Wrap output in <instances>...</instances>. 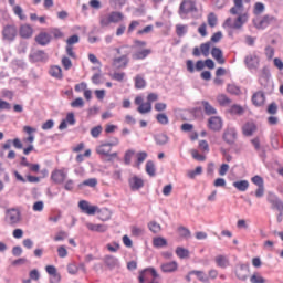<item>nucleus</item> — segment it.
I'll use <instances>...</instances> for the list:
<instances>
[{"label": "nucleus", "instance_id": "nucleus-58", "mask_svg": "<svg viewBox=\"0 0 283 283\" xmlns=\"http://www.w3.org/2000/svg\"><path fill=\"white\" fill-rule=\"evenodd\" d=\"M30 280H33V282H39L41 280V273H39V270L33 269L29 272Z\"/></svg>", "mask_w": 283, "mask_h": 283}, {"label": "nucleus", "instance_id": "nucleus-33", "mask_svg": "<svg viewBox=\"0 0 283 283\" xmlns=\"http://www.w3.org/2000/svg\"><path fill=\"white\" fill-rule=\"evenodd\" d=\"M49 74L50 76H52L53 78H56L57 81H61L63 78V70L59 65L51 66Z\"/></svg>", "mask_w": 283, "mask_h": 283}, {"label": "nucleus", "instance_id": "nucleus-47", "mask_svg": "<svg viewBox=\"0 0 283 283\" xmlns=\"http://www.w3.org/2000/svg\"><path fill=\"white\" fill-rule=\"evenodd\" d=\"M146 174H148V176H156V165L154 164V161L148 160L146 163Z\"/></svg>", "mask_w": 283, "mask_h": 283}, {"label": "nucleus", "instance_id": "nucleus-10", "mask_svg": "<svg viewBox=\"0 0 283 283\" xmlns=\"http://www.w3.org/2000/svg\"><path fill=\"white\" fill-rule=\"evenodd\" d=\"M266 201L271 205V209L283 211V201L274 192H268Z\"/></svg>", "mask_w": 283, "mask_h": 283}, {"label": "nucleus", "instance_id": "nucleus-64", "mask_svg": "<svg viewBox=\"0 0 283 283\" xmlns=\"http://www.w3.org/2000/svg\"><path fill=\"white\" fill-rule=\"evenodd\" d=\"M262 12H264V3L256 2L254 4V14H262Z\"/></svg>", "mask_w": 283, "mask_h": 283}, {"label": "nucleus", "instance_id": "nucleus-26", "mask_svg": "<svg viewBox=\"0 0 283 283\" xmlns=\"http://www.w3.org/2000/svg\"><path fill=\"white\" fill-rule=\"evenodd\" d=\"M211 56L212 59H216L217 63H219V65H224V63H227V61L224 60V55L222 54V51L220 48L214 46L211 50Z\"/></svg>", "mask_w": 283, "mask_h": 283}, {"label": "nucleus", "instance_id": "nucleus-37", "mask_svg": "<svg viewBox=\"0 0 283 283\" xmlns=\"http://www.w3.org/2000/svg\"><path fill=\"white\" fill-rule=\"evenodd\" d=\"M247 21H248L247 13L239 14V17L233 22V30H240V28H242V25H244Z\"/></svg>", "mask_w": 283, "mask_h": 283}, {"label": "nucleus", "instance_id": "nucleus-24", "mask_svg": "<svg viewBox=\"0 0 283 283\" xmlns=\"http://www.w3.org/2000/svg\"><path fill=\"white\" fill-rule=\"evenodd\" d=\"M258 132V126L253 122H248L242 126L243 136H253Z\"/></svg>", "mask_w": 283, "mask_h": 283}, {"label": "nucleus", "instance_id": "nucleus-32", "mask_svg": "<svg viewBox=\"0 0 283 283\" xmlns=\"http://www.w3.org/2000/svg\"><path fill=\"white\" fill-rule=\"evenodd\" d=\"M234 6L230 9V14L237 15L244 10V3L242 0H233Z\"/></svg>", "mask_w": 283, "mask_h": 283}, {"label": "nucleus", "instance_id": "nucleus-29", "mask_svg": "<svg viewBox=\"0 0 283 283\" xmlns=\"http://www.w3.org/2000/svg\"><path fill=\"white\" fill-rule=\"evenodd\" d=\"M86 228L88 231H95L96 233H105L107 231V226L105 224H96V223H86Z\"/></svg>", "mask_w": 283, "mask_h": 283}, {"label": "nucleus", "instance_id": "nucleus-46", "mask_svg": "<svg viewBox=\"0 0 283 283\" xmlns=\"http://www.w3.org/2000/svg\"><path fill=\"white\" fill-rule=\"evenodd\" d=\"M217 102L221 107H227V105H231V98H229L227 95L221 94L217 97Z\"/></svg>", "mask_w": 283, "mask_h": 283}, {"label": "nucleus", "instance_id": "nucleus-50", "mask_svg": "<svg viewBox=\"0 0 283 283\" xmlns=\"http://www.w3.org/2000/svg\"><path fill=\"white\" fill-rule=\"evenodd\" d=\"M109 218H112V212L109 211V209L104 208V209L99 210V219H102L103 222H107V220H109Z\"/></svg>", "mask_w": 283, "mask_h": 283}, {"label": "nucleus", "instance_id": "nucleus-59", "mask_svg": "<svg viewBox=\"0 0 283 283\" xmlns=\"http://www.w3.org/2000/svg\"><path fill=\"white\" fill-rule=\"evenodd\" d=\"M250 282L251 283H266V280H264V277H262V275H260V273H254L250 277Z\"/></svg>", "mask_w": 283, "mask_h": 283}, {"label": "nucleus", "instance_id": "nucleus-4", "mask_svg": "<svg viewBox=\"0 0 283 283\" xmlns=\"http://www.w3.org/2000/svg\"><path fill=\"white\" fill-rule=\"evenodd\" d=\"M277 19L275 17L265 14L262 17V19H255L253 20V25L256 28V30H266L271 25V23H275Z\"/></svg>", "mask_w": 283, "mask_h": 283}, {"label": "nucleus", "instance_id": "nucleus-54", "mask_svg": "<svg viewBox=\"0 0 283 283\" xmlns=\"http://www.w3.org/2000/svg\"><path fill=\"white\" fill-rule=\"evenodd\" d=\"M148 229L151 231V233H160V224L156 221H150L148 223Z\"/></svg>", "mask_w": 283, "mask_h": 283}, {"label": "nucleus", "instance_id": "nucleus-14", "mask_svg": "<svg viewBox=\"0 0 283 283\" xmlns=\"http://www.w3.org/2000/svg\"><path fill=\"white\" fill-rule=\"evenodd\" d=\"M149 275L154 277V280L158 279V272L154 268H146L139 272V283H145L146 280H149Z\"/></svg>", "mask_w": 283, "mask_h": 283}, {"label": "nucleus", "instance_id": "nucleus-13", "mask_svg": "<svg viewBox=\"0 0 283 283\" xmlns=\"http://www.w3.org/2000/svg\"><path fill=\"white\" fill-rule=\"evenodd\" d=\"M128 185L132 191H140V189L145 187V180L142 177L134 175L128 179Z\"/></svg>", "mask_w": 283, "mask_h": 283}, {"label": "nucleus", "instance_id": "nucleus-53", "mask_svg": "<svg viewBox=\"0 0 283 283\" xmlns=\"http://www.w3.org/2000/svg\"><path fill=\"white\" fill-rule=\"evenodd\" d=\"M111 23H112V20L109 18V14L101 15V18H99V25H101V28H107V27L111 25Z\"/></svg>", "mask_w": 283, "mask_h": 283}, {"label": "nucleus", "instance_id": "nucleus-60", "mask_svg": "<svg viewBox=\"0 0 283 283\" xmlns=\"http://www.w3.org/2000/svg\"><path fill=\"white\" fill-rule=\"evenodd\" d=\"M198 34H200V36L205 38L207 36V34H209L207 32V22H203L199 25L198 30H197Z\"/></svg>", "mask_w": 283, "mask_h": 283}, {"label": "nucleus", "instance_id": "nucleus-8", "mask_svg": "<svg viewBox=\"0 0 283 283\" xmlns=\"http://www.w3.org/2000/svg\"><path fill=\"white\" fill-rule=\"evenodd\" d=\"M17 34H19V31L17 30V25L14 24H7L3 27L2 30V36L4 41H14L17 39Z\"/></svg>", "mask_w": 283, "mask_h": 283}, {"label": "nucleus", "instance_id": "nucleus-62", "mask_svg": "<svg viewBox=\"0 0 283 283\" xmlns=\"http://www.w3.org/2000/svg\"><path fill=\"white\" fill-rule=\"evenodd\" d=\"M67 273L70 275H76L78 273V266L75 263H71L67 265Z\"/></svg>", "mask_w": 283, "mask_h": 283}, {"label": "nucleus", "instance_id": "nucleus-9", "mask_svg": "<svg viewBox=\"0 0 283 283\" xmlns=\"http://www.w3.org/2000/svg\"><path fill=\"white\" fill-rule=\"evenodd\" d=\"M222 138L227 145H235V140H238V130L235 127H228L224 129Z\"/></svg>", "mask_w": 283, "mask_h": 283}, {"label": "nucleus", "instance_id": "nucleus-12", "mask_svg": "<svg viewBox=\"0 0 283 283\" xmlns=\"http://www.w3.org/2000/svg\"><path fill=\"white\" fill-rule=\"evenodd\" d=\"M251 182L256 185L258 189L255 190V198H264V178L259 175H255L251 178Z\"/></svg>", "mask_w": 283, "mask_h": 283}, {"label": "nucleus", "instance_id": "nucleus-34", "mask_svg": "<svg viewBox=\"0 0 283 283\" xmlns=\"http://www.w3.org/2000/svg\"><path fill=\"white\" fill-rule=\"evenodd\" d=\"M190 275H196V277L199 280V282L209 283V275H207V273H205V271L192 270V271H190Z\"/></svg>", "mask_w": 283, "mask_h": 283}, {"label": "nucleus", "instance_id": "nucleus-45", "mask_svg": "<svg viewBox=\"0 0 283 283\" xmlns=\"http://www.w3.org/2000/svg\"><path fill=\"white\" fill-rule=\"evenodd\" d=\"M153 245L156 249H163V247H167V239L163 237H157L153 240Z\"/></svg>", "mask_w": 283, "mask_h": 283}, {"label": "nucleus", "instance_id": "nucleus-6", "mask_svg": "<svg viewBox=\"0 0 283 283\" xmlns=\"http://www.w3.org/2000/svg\"><path fill=\"white\" fill-rule=\"evenodd\" d=\"M112 147L108 143H103L96 148V153L98 156H103L104 158H109L108 160H112V158H118V153H111Z\"/></svg>", "mask_w": 283, "mask_h": 283}, {"label": "nucleus", "instance_id": "nucleus-16", "mask_svg": "<svg viewBox=\"0 0 283 283\" xmlns=\"http://www.w3.org/2000/svg\"><path fill=\"white\" fill-rule=\"evenodd\" d=\"M186 67L190 74H193V72H196V70H197V72H202V70H205V61L199 60L196 62V65H193V62L191 60H187Z\"/></svg>", "mask_w": 283, "mask_h": 283}, {"label": "nucleus", "instance_id": "nucleus-49", "mask_svg": "<svg viewBox=\"0 0 283 283\" xmlns=\"http://www.w3.org/2000/svg\"><path fill=\"white\" fill-rule=\"evenodd\" d=\"M11 65L14 67V70H25L28 67V64L23 60H13Z\"/></svg>", "mask_w": 283, "mask_h": 283}, {"label": "nucleus", "instance_id": "nucleus-7", "mask_svg": "<svg viewBox=\"0 0 283 283\" xmlns=\"http://www.w3.org/2000/svg\"><path fill=\"white\" fill-rule=\"evenodd\" d=\"M49 59L50 56L43 50L33 51L29 54L30 63H48Z\"/></svg>", "mask_w": 283, "mask_h": 283}, {"label": "nucleus", "instance_id": "nucleus-21", "mask_svg": "<svg viewBox=\"0 0 283 283\" xmlns=\"http://www.w3.org/2000/svg\"><path fill=\"white\" fill-rule=\"evenodd\" d=\"M14 177H15V180H18V182H41V178L36 177V176H32V175H27V179L21 175L19 174V171H14L13 172Z\"/></svg>", "mask_w": 283, "mask_h": 283}, {"label": "nucleus", "instance_id": "nucleus-1", "mask_svg": "<svg viewBox=\"0 0 283 283\" xmlns=\"http://www.w3.org/2000/svg\"><path fill=\"white\" fill-rule=\"evenodd\" d=\"M198 12V7L193 0H182L179 4L178 14L180 19H189Z\"/></svg>", "mask_w": 283, "mask_h": 283}, {"label": "nucleus", "instance_id": "nucleus-18", "mask_svg": "<svg viewBox=\"0 0 283 283\" xmlns=\"http://www.w3.org/2000/svg\"><path fill=\"white\" fill-rule=\"evenodd\" d=\"M222 118L218 117V116H211L208 119V127L212 130V132H220L222 129Z\"/></svg>", "mask_w": 283, "mask_h": 283}, {"label": "nucleus", "instance_id": "nucleus-25", "mask_svg": "<svg viewBox=\"0 0 283 283\" xmlns=\"http://www.w3.org/2000/svg\"><path fill=\"white\" fill-rule=\"evenodd\" d=\"M163 273H176L178 271V262L170 261L160 265Z\"/></svg>", "mask_w": 283, "mask_h": 283}, {"label": "nucleus", "instance_id": "nucleus-57", "mask_svg": "<svg viewBox=\"0 0 283 283\" xmlns=\"http://www.w3.org/2000/svg\"><path fill=\"white\" fill-rule=\"evenodd\" d=\"M101 134H103V126H101V125H97L91 129V136L93 138H98V136H101Z\"/></svg>", "mask_w": 283, "mask_h": 283}, {"label": "nucleus", "instance_id": "nucleus-11", "mask_svg": "<svg viewBox=\"0 0 283 283\" xmlns=\"http://www.w3.org/2000/svg\"><path fill=\"white\" fill-rule=\"evenodd\" d=\"M20 221H21V212H19V210L17 209L7 210L6 222H8V224H11V226L19 224Z\"/></svg>", "mask_w": 283, "mask_h": 283}, {"label": "nucleus", "instance_id": "nucleus-35", "mask_svg": "<svg viewBox=\"0 0 283 283\" xmlns=\"http://www.w3.org/2000/svg\"><path fill=\"white\" fill-rule=\"evenodd\" d=\"M232 187H234V189H237L238 191L244 192L249 189V180L243 179V180L234 181L232 184Z\"/></svg>", "mask_w": 283, "mask_h": 283}, {"label": "nucleus", "instance_id": "nucleus-48", "mask_svg": "<svg viewBox=\"0 0 283 283\" xmlns=\"http://www.w3.org/2000/svg\"><path fill=\"white\" fill-rule=\"evenodd\" d=\"M156 120L159 123V125H169V117L165 113L157 114Z\"/></svg>", "mask_w": 283, "mask_h": 283}, {"label": "nucleus", "instance_id": "nucleus-43", "mask_svg": "<svg viewBox=\"0 0 283 283\" xmlns=\"http://www.w3.org/2000/svg\"><path fill=\"white\" fill-rule=\"evenodd\" d=\"M111 19V23H120L123 21L124 15L118 11H113L108 14Z\"/></svg>", "mask_w": 283, "mask_h": 283}, {"label": "nucleus", "instance_id": "nucleus-22", "mask_svg": "<svg viewBox=\"0 0 283 283\" xmlns=\"http://www.w3.org/2000/svg\"><path fill=\"white\" fill-rule=\"evenodd\" d=\"M80 209L83 211V213H86L87 216H94L96 213V206H90V202L86 200H81L78 202Z\"/></svg>", "mask_w": 283, "mask_h": 283}, {"label": "nucleus", "instance_id": "nucleus-41", "mask_svg": "<svg viewBox=\"0 0 283 283\" xmlns=\"http://www.w3.org/2000/svg\"><path fill=\"white\" fill-rule=\"evenodd\" d=\"M156 145H167L169 137L166 134H157L154 136Z\"/></svg>", "mask_w": 283, "mask_h": 283}, {"label": "nucleus", "instance_id": "nucleus-20", "mask_svg": "<svg viewBox=\"0 0 283 283\" xmlns=\"http://www.w3.org/2000/svg\"><path fill=\"white\" fill-rule=\"evenodd\" d=\"M235 275L238 280L245 282L247 277H249V264H240L235 270Z\"/></svg>", "mask_w": 283, "mask_h": 283}, {"label": "nucleus", "instance_id": "nucleus-17", "mask_svg": "<svg viewBox=\"0 0 283 283\" xmlns=\"http://www.w3.org/2000/svg\"><path fill=\"white\" fill-rule=\"evenodd\" d=\"M251 101L254 107H264V103H266V95H264V92L258 91L252 95Z\"/></svg>", "mask_w": 283, "mask_h": 283}, {"label": "nucleus", "instance_id": "nucleus-52", "mask_svg": "<svg viewBox=\"0 0 283 283\" xmlns=\"http://www.w3.org/2000/svg\"><path fill=\"white\" fill-rule=\"evenodd\" d=\"M201 54L203 56H209V52L211 50V42H206L200 44Z\"/></svg>", "mask_w": 283, "mask_h": 283}, {"label": "nucleus", "instance_id": "nucleus-31", "mask_svg": "<svg viewBox=\"0 0 283 283\" xmlns=\"http://www.w3.org/2000/svg\"><path fill=\"white\" fill-rule=\"evenodd\" d=\"M151 54L150 49H143L142 51H137L133 54L134 61H144V59H147Z\"/></svg>", "mask_w": 283, "mask_h": 283}, {"label": "nucleus", "instance_id": "nucleus-30", "mask_svg": "<svg viewBox=\"0 0 283 283\" xmlns=\"http://www.w3.org/2000/svg\"><path fill=\"white\" fill-rule=\"evenodd\" d=\"M34 30L29 24H23L20 27V36L22 39H30L32 38Z\"/></svg>", "mask_w": 283, "mask_h": 283}, {"label": "nucleus", "instance_id": "nucleus-5", "mask_svg": "<svg viewBox=\"0 0 283 283\" xmlns=\"http://www.w3.org/2000/svg\"><path fill=\"white\" fill-rule=\"evenodd\" d=\"M67 172H69V169L65 167H62L60 169H54L51 172V180L55 185H63V182H65V180H67Z\"/></svg>", "mask_w": 283, "mask_h": 283}, {"label": "nucleus", "instance_id": "nucleus-55", "mask_svg": "<svg viewBox=\"0 0 283 283\" xmlns=\"http://www.w3.org/2000/svg\"><path fill=\"white\" fill-rule=\"evenodd\" d=\"M229 94H233L234 96L240 95V86L235 85V84H228L227 87Z\"/></svg>", "mask_w": 283, "mask_h": 283}, {"label": "nucleus", "instance_id": "nucleus-19", "mask_svg": "<svg viewBox=\"0 0 283 283\" xmlns=\"http://www.w3.org/2000/svg\"><path fill=\"white\" fill-rule=\"evenodd\" d=\"M35 42L38 43V45L45 48V45H50V43L52 42V35H50V33L48 32H40L35 36Z\"/></svg>", "mask_w": 283, "mask_h": 283}, {"label": "nucleus", "instance_id": "nucleus-3", "mask_svg": "<svg viewBox=\"0 0 283 283\" xmlns=\"http://www.w3.org/2000/svg\"><path fill=\"white\" fill-rule=\"evenodd\" d=\"M243 63L249 72H258L260 70V55L256 52L245 55Z\"/></svg>", "mask_w": 283, "mask_h": 283}, {"label": "nucleus", "instance_id": "nucleus-23", "mask_svg": "<svg viewBox=\"0 0 283 283\" xmlns=\"http://www.w3.org/2000/svg\"><path fill=\"white\" fill-rule=\"evenodd\" d=\"M199 105L202 106L206 116H216V114H218V109H216V107H213V105L207 101L199 102Z\"/></svg>", "mask_w": 283, "mask_h": 283}, {"label": "nucleus", "instance_id": "nucleus-28", "mask_svg": "<svg viewBox=\"0 0 283 283\" xmlns=\"http://www.w3.org/2000/svg\"><path fill=\"white\" fill-rule=\"evenodd\" d=\"M214 262L219 269H227L230 264L229 258L222 254L217 255Z\"/></svg>", "mask_w": 283, "mask_h": 283}, {"label": "nucleus", "instance_id": "nucleus-40", "mask_svg": "<svg viewBox=\"0 0 283 283\" xmlns=\"http://www.w3.org/2000/svg\"><path fill=\"white\" fill-rule=\"evenodd\" d=\"M147 87V81L143 75H136L135 77V88L136 90H145Z\"/></svg>", "mask_w": 283, "mask_h": 283}, {"label": "nucleus", "instance_id": "nucleus-15", "mask_svg": "<svg viewBox=\"0 0 283 283\" xmlns=\"http://www.w3.org/2000/svg\"><path fill=\"white\" fill-rule=\"evenodd\" d=\"M135 105H138L137 112H139V114H149V112H151V104L148 102L144 103L142 96L135 98Z\"/></svg>", "mask_w": 283, "mask_h": 283}, {"label": "nucleus", "instance_id": "nucleus-38", "mask_svg": "<svg viewBox=\"0 0 283 283\" xmlns=\"http://www.w3.org/2000/svg\"><path fill=\"white\" fill-rule=\"evenodd\" d=\"M104 262L108 269H116L118 266V258L114 255H106Z\"/></svg>", "mask_w": 283, "mask_h": 283}, {"label": "nucleus", "instance_id": "nucleus-51", "mask_svg": "<svg viewBox=\"0 0 283 283\" xmlns=\"http://www.w3.org/2000/svg\"><path fill=\"white\" fill-rule=\"evenodd\" d=\"M178 233L180 238H185L186 240H188V238H191V231L182 226L178 228Z\"/></svg>", "mask_w": 283, "mask_h": 283}, {"label": "nucleus", "instance_id": "nucleus-44", "mask_svg": "<svg viewBox=\"0 0 283 283\" xmlns=\"http://www.w3.org/2000/svg\"><path fill=\"white\" fill-rule=\"evenodd\" d=\"M207 22L209 28H216V25H218V15L213 12H210L207 15Z\"/></svg>", "mask_w": 283, "mask_h": 283}, {"label": "nucleus", "instance_id": "nucleus-63", "mask_svg": "<svg viewBox=\"0 0 283 283\" xmlns=\"http://www.w3.org/2000/svg\"><path fill=\"white\" fill-rule=\"evenodd\" d=\"M71 107H85V102L81 97H77L71 103Z\"/></svg>", "mask_w": 283, "mask_h": 283}, {"label": "nucleus", "instance_id": "nucleus-42", "mask_svg": "<svg viewBox=\"0 0 283 283\" xmlns=\"http://www.w3.org/2000/svg\"><path fill=\"white\" fill-rule=\"evenodd\" d=\"M187 32H189V25L187 24H177L176 25V34L179 38L185 36V34H187Z\"/></svg>", "mask_w": 283, "mask_h": 283}, {"label": "nucleus", "instance_id": "nucleus-36", "mask_svg": "<svg viewBox=\"0 0 283 283\" xmlns=\"http://www.w3.org/2000/svg\"><path fill=\"white\" fill-rule=\"evenodd\" d=\"M247 21H248L247 13L239 14V17L233 22V30H240V28H242V25H244Z\"/></svg>", "mask_w": 283, "mask_h": 283}, {"label": "nucleus", "instance_id": "nucleus-56", "mask_svg": "<svg viewBox=\"0 0 283 283\" xmlns=\"http://www.w3.org/2000/svg\"><path fill=\"white\" fill-rule=\"evenodd\" d=\"M134 154H136V151H134L132 149L126 150V153L124 155L125 165H132V158H133Z\"/></svg>", "mask_w": 283, "mask_h": 283}, {"label": "nucleus", "instance_id": "nucleus-27", "mask_svg": "<svg viewBox=\"0 0 283 283\" xmlns=\"http://www.w3.org/2000/svg\"><path fill=\"white\" fill-rule=\"evenodd\" d=\"M129 59L127 57V55H122L113 60V65L114 67H117V70H123L127 67Z\"/></svg>", "mask_w": 283, "mask_h": 283}, {"label": "nucleus", "instance_id": "nucleus-39", "mask_svg": "<svg viewBox=\"0 0 283 283\" xmlns=\"http://www.w3.org/2000/svg\"><path fill=\"white\" fill-rule=\"evenodd\" d=\"M175 253L180 260H187V258L190 255L189 249L182 247H177Z\"/></svg>", "mask_w": 283, "mask_h": 283}, {"label": "nucleus", "instance_id": "nucleus-2", "mask_svg": "<svg viewBox=\"0 0 283 283\" xmlns=\"http://www.w3.org/2000/svg\"><path fill=\"white\" fill-rule=\"evenodd\" d=\"M259 83L265 92H273V81H271V71L269 70V66L262 67Z\"/></svg>", "mask_w": 283, "mask_h": 283}, {"label": "nucleus", "instance_id": "nucleus-61", "mask_svg": "<svg viewBox=\"0 0 283 283\" xmlns=\"http://www.w3.org/2000/svg\"><path fill=\"white\" fill-rule=\"evenodd\" d=\"M78 41H81V39L78 38L77 34L71 35V36L66 40V45L73 46V45H75V43H78Z\"/></svg>", "mask_w": 283, "mask_h": 283}]
</instances>
